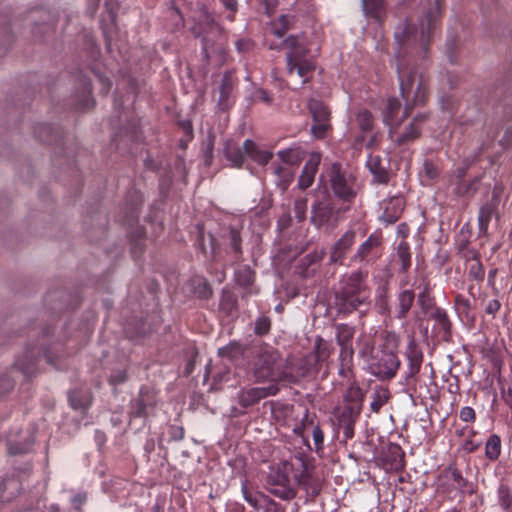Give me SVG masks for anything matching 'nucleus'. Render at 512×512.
Wrapping results in <instances>:
<instances>
[{
    "label": "nucleus",
    "mask_w": 512,
    "mask_h": 512,
    "mask_svg": "<svg viewBox=\"0 0 512 512\" xmlns=\"http://www.w3.org/2000/svg\"><path fill=\"white\" fill-rule=\"evenodd\" d=\"M442 0H433L432 7L420 20L419 28L405 22L397 27L395 39L397 74L400 93L405 101L403 117L407 118L416 106L425 105L429 97V76L426 73L429 45L441 15Z\"/></svg>",
    "instance_id": "obj_1"
},
{
    "label": "nucleus",
    "mask_w": 512,
    "mask_h": 512,
    "mask_svg": "<svg viewBox=\"0 0 512 512\" xmlns=\"http://www.w3.org/2000/svg\"><path fill=\"white\" fill-rule=\"evenodd\" d=\"M368 272L357 269L343 277L340 288L335 292L337 312L349 315L370 299V287L367 282Z\"/></svg>",
    "instance_id": "obj_2"
},
{
    "label": "nucleus",
    "mask_w": 512,
    "mask_h": 512,
    "mask_svg": "<svg viewBox=\"0 0 512 512\" xmlns=\"http://www.w3.org/2000/svg\"><path fill=\"white\" fill-rule=\"evenodd\" d=\"M320 181L337 199L347 204L353 203L362 189L357 175L339 162L325 165Z\"/></svg>",
    "instance_id": "obj_3"
},
{
    "label": "nucleus",
    "mask_w": 512,
    "mask_h": 512,
    "mask_svg": "<svg viewBox=\"0 0 512 512\" xmlns=\"http://www.w3.org/2000/svg\"><path fill=\"white\" fill-rule=\"evenodd\" d=\"M284 45L288 49L286 54L287 73L294 72L301 79V84L309 82L316 68V62L310 55L307 39L304 36H289Z\"/></svg>",
    "instance_id": "obj_4"
},
{
    "label": "nucleus",
    "mask_w": 512,
    "mask_h": 512,
    "mask_svg": "<svg viewBox=\"0 0 512 512\" xmlns=\"http://www.w3.org/2000/svg\"><path fill=\"white\" fill-rule=\"evenodd\" d=\"M253 375L256 382H294L293 375L287 373L282 367V360L277 350L269 346L259 349L253 363Z\"/></svg>",
    "instance_id": "obj_5"
},
{
    "label": "nucleus",
    "mask_w": 512,
    "mask_h": 512,
    "mask_svg": "<svg viewBox=\"0 0 512 512\" xmlns=\"http://www.w3.org/2000/svg\"><path fill=\"white\" fill-rule=\"evenodd\" d=\"M293 461H281L270 466L265 479L266 489L274 496L282 500H290L296 496L290 474L294 471Z\"/></svg>",
    "instance_id": "obj_6"
},
{
    "label": "nucleus",
    "mask_w": 512,
    "mask_h": 512,
    "mask_svg": "<svg viewBox=\"0 0 512 512\" xmlns=\"http://www.w3.org/2000/svg\"><path fill=\"white\" fill-rule=\"evenodd\" d=\"M308 109L313 119L311 133L315 138L323 139L328 131L332 129L330 123L331 111L327 105L317 99L309 100Z\"/></svg>",
    "instance_id": "obj_7"
},
{
    "label": "nucleus",
    "mask_w": 512,
    "mask_h": 512,
    "mask_svg": "<svg viewBox=\"0 0 512 512\" xmlns=\"http://www.w3.org/2000/svg\"><path fill=\"white\" fill-rule=\"evenodd\" d=\"M383 237L380 232H374L359 245L355 253L351 256L352 263H373L382 255L381 247Z\"/></svg>",
    "instance_id": "obj_8"
},
{
    "label": "nucleus",
    "mask_w": 512,
    "mask_h": 512,
    "mask_svg": "<svg viewBox=\"0 0 512 512\" xmlns=\"http://www.w3.org/2000/svg\"><path fill=\"white\" fill-rule=\"evenodd\" d=\"M401 361L395 352L382 351L381 357L371 365V372L381 381L393 379L399 370Z\"/></svg>",
    "instance_id": "obj_9"
},
{
    "label": "nucleus",
    "mask_w": 512,
    "mask_h": 512,
    "mask_svg": "<svg viewBox=\"0 0 512 512\" xmlns=\"http://www.w3.org/2000/svg\"><path fill=\"white\" fill-rule=\"evenodd\" d=\"M340 209L336 208L334 200L329 197L315 203L312 207V222L318 227L336 225Z\"/></svg>",
    "instance_id": "obj_10"
},
{
    "label": "nucleus",
    "mask_w": 512,
    "mask_h": 512,
    "mask_svg": "<svg viewBox=\"0 0 512 512\" xmlns=\"http://www.w3.org/2000/svg\"><path fill=\"white\" fill-rule=\"evenodd\" d=\"M332 353L331 345L322 337H317L314 344V352L303 359L301 367L302 376L318 371V365L326 361Z\"/></svg>",
    "instance_id": "obj_11"
},
{
    "label": "nucleus",
    "mask_w": 512,
    "mask_h": 512,
    "mask_svg": "<svg viewBox=\"0 0 512 512\" xmlns=\"http://www.w3.org/2000/svg\"><path fill=\"white\" fill-rule=\"evenodd\" d=\"M192 33L196 37H202L203 51L205 56H210V39L209 35L220 36L222 31L220 26L210 17L204 13L200 16L199 21L192 27Z\"/></svg>",
    "instance_id": "obj_12"
},
{
    "label": "nucleus",
    "mask_w": 512,
    "mask_h": 512,
    "mask_svg": "<svg viewBox=\"0 0 512 512\" xmlns=\"http://www.w3.org/2000/svg\"><path fill=\"white\" fill-rule=\"evenodd\" d=\"M355 242L356 231L354 229H348L330 248V263L344 265L346 256L351 251Z\"/></svg>",
    "instance_id": "obj_13"
},
{
    "label": "nucleus",
    "mask_w": 512,
    "mask_h": 512,
    "mask_svg": "<svg viewBox=\"0 0 512 512\" xmlns=\"http://www.w3.org/2000/svg\"><path fill=\"white\" fill-rule=\"evenodd\" d=\"M279 392V387L276 384H270L266 387H251L242 389L238 392V403L243 408H248L257 404L262 399L268 396H274Z\"/></svg>",
    "instance_id": "obj_14"
},
{
    "label": "nucleus",
    "mask_w": 512,
    "mask_h": 512,
    "mask_svg": "<svg viewBox=\"0 0 512 512\" xmlns=\"http://www.w3.org/2000/svg\"><path fill=\"white\" fill-rule=\"evenodd\" d=\"M155 405V394L147 388H141L138 397L131 402L129 414L134 418H147L152 414Z\"/></svg>",
    "instance_id": "obj_15"
},
{
    "label": "nucleus",
    "mask_w": 512,
    "mask_h": 512,
    "mask_svg": "<svg viewBox=\"0 0 512 512\" xmlns=\"http://www.w3.org/2000/svg\"><path fill=\"white\" fill-rule=\"evenodd\" d=\"M295 461L297 462V466L301 468V472L294 475L297 484L307 492H310L313 496L318 495L320 493V484L314 479L307 460L302 455H299L295 457Z\"/></svg>",
    "instance_id": "obj_16"
},
{
    "label": "nucleus",
    "mask_w": 512,
    "mask_h": 512,
    "mask_svg": "<svg viewBox=\"0 0 512 512\" xmlns=\"http://www.w3.org/2000/svg\"><path fill=\"white\" fill-rule=\"evenodd\" d=\"M405 354L408 360L406 380L410 381L419 373L424 356L422 349L413 340L409 342Z\"/></svg>",
    "instance_id": "obj_17"
},
{
    "label": "nucleus",
    "mask_w": 512,
    "mask_h": 512,
    "mask_svg": "<svg viewBox=\"0 0 512 512\" xmlns=\"http://www.w3.org/2000/svg\"><path fill=\"white\" fill-rule=\"evenodd\" d=\"M320 162L321 155L319 153L310 155L298 179V187L300 189L305 190L313 184Z\"/></svg>",
    "instance_id": "obj_18"
},
{
    "label": "nucleus",
    "mask_w": 512,
    "mask_h": 512,
    "mask_svg": "<svg viewBox=\"0 0 512 512\" xmlns=\"http://www.w3.org/2000/svg\"><path fill=\"white\" fill-rule=\"evenodd\" d=\"M92 399L89 389L75 388L68 393V402L73 410H87L92 404Z\"/></svg>",
    "instance_id": "obj_19"
},
{
    "label": "nucleus",
    "mask_w": 512,
    "mask_h": 512,
    "mask_svg": "<svg viewBox=\"0 0 512 512\" xmlns=\"http://www.w3.org/2000/svg\"><path fill=\"white\" fill-rule=\"evenodd\" d=\"M427 119V114H418L413 118V121L404 128L402 132H399L395 141L399 144H405L413 141L420 136V126Z\"/></svg>",
    "instance_id": "obj_20"
},
{
    "label": "nucleus",
    "mask_w": 512,
    "mask_h": 512,
    "mask_svg": "<svg viewBox=\"0 0 512 512\" xmlns=\"http://www.w3.org/2000/svg\"><path fill=\"white\" fill-rule=\"evenodd\" d=\"M245 154L254 162L260 165H266L272 158L273 153L268 150L260 149L252 140L247 139L243 143Z\"/></svg>",
    "instance_id": "obj_21"
},
{
    "label": "nucleus",
    "mask_w": 512,
    "mask_h": 512,
    "mask_svg": "<svg viewBox=\"0 0 512 512\" xmlns=\"http://www.w3.org/2000/svg\"><path fill=\"white\" fill-rule=\"evenodd\" d=\"M415 301V293L411 289L401 290L397 295L396 318L405 319Z\"/></svg>",
    "instance_id": "obj_22"
},
{
    "label": "nucleus",
    "mask_w": 512,
    "mask_h": 512,
    "mask_svg": "<svg viewBox=\"0 0 512 512\" xmlns=\"http://www.w3.org/2000/svg\"><path fill=\"white\" fill-rule=\"evenodd\" d=\"M367 167L373 174L377 183L387 184L389 182V172L382 166V159L380 156L370 155L367 160Z\"/></svg>",
    "instance_id": "obj_23"
},
{
    "label": "nucleus",
    "mask_w": 512,
    "mask_h": 512,
    "mask_svg": "<svg viewBox=\"0 0 512 512\" xmlns=\"http://www.w3.org/2000/svg\"><path fill=\"white\" fill-rule=\"evenodd\" d=\"M430 317L435 321V328L442 334L444 340L451 336V322L445 310L435 308Z\"/></svg>",
    "instance_id": "obj_24"
},
{
    "label": "nucleus",
    "mask_w": 512,
    "mask_h": 512,
    "mask_svg": "<svg viewBox=\"0 0 512 512\" xmlns=\"http://www.w3.org/2000/svg\"><path fill=\"white\" fill-rule=\"evenodd\" d=\"M355 335V328L348 324H337L335 326V338L340 348L353 347L352 341Z\"/></svg>",
    "instance_id": "obj_25"
},
{
    "label": "nucleus",
    "mask_w": 512,
    "mask_h": 512,
    "mask_svg": "<svg viewBox=\"0 0 512 512\" xmlns=\"http://www.w3.org/2000/svg\"><path fill=\"white\" fill-rule=\"evenodd\" d=\"M496 209V205L492 203H487L480 208L478 215V227L480 233L483 235L487 234L489 223L492 217L496 214Z\"/></svg>",
    "instance_id": "obj_26"
},
{
    "label": "nucleus",
    "mask_w": 512,
    "mask_h": 512,
    "mask_svg": "<svg viewBox=\"0 0 512 512\" xmlns=\"http://www.w3.org/2000/svg\"><path fill=\"white\" fill-rule=\"evenodd\" d=\"M344 401L346 404L362 408L364 401L363 390L355 382H352L344 393Z\"/></svg>",
    "instance_id": "obj_27"
},
{
    "label": "nucleus",
    "mask_w": 512,
    "mask_h": 512,
    "mask_svg": "<svg viewBox=\"0 0 512 512\" xmlns=\"http://www.w3.org/2000/svg\"><path fill=\"white\" fill-rule=\"evenodd\" d=\"M417 303L425 314L431 315L434 309L437 308L434 298L430 295L429 283L424 284L422 291L418 294Z\"/></svg>",
    "instance_id": "obj_28"
},
{
    "label": "nucleus",
    "mask_w": 512,
    "mask_h": 512,
    "mask_svg": "<svg viewBox=\"0 0 512 512\" xmlns=\"http://www.w3.org/2000/svg\"><path fill=\"white\" fill-rule=\"evenodd\" d=\"M219 308L226 316L236 315V313H237V298H236V296L229 291H223L221 294Z\"/></svg>",
    "instance_id": "obj_29"
},
{
    "label": "nucleus",
    "mask_w": 512,
    "mask_h": 512,
    "mask_svg": "<svg viewBox=\"0 0 512 512\" xmlns=\"http://www.w3.org/2000/svg\"><path fill=\"white\" fill-rule=\"evenodd\" d=\"M228 241H229L228 242L229 249L233 255L234 261L235 262L241 261V259H242V247H241L242 239H241L240 232L235 228H231L229 231V234H228Z\"/></svg>",
    "instance_id": "obj_30"
},
{
    "label": "nucleus",
    "mask_w": 512,
    "mask_h": 512,
    "mask_svg": "<svg viewBox=\"0 0 512 512\" xmlns=\"http://www.w3.org/2000/svg\"><path fill=\"white\" fill-rule=\"evenodd\" d=\"M501 438L497 434L489 436L485 443V456L490 461H496L501 454Z\"/></svg>",
    "instance_id": "obj_31"
},
{
    "label": "nucleus",
    "mask_w": 512,
    "mask_h": 512,
    "mask_svg": "<svg viewBox=\"0 0 512 512\" xmlns=\"http://www.w3.org/2000/svg\"><path fill=\"white\" fill-rule=\"evenodd\" d=\"M390 205L385 208L382 219L389 224H393L402 213L403 201L400 198H395L390 202Z\"/></svg>",
    "instance_id": "obj_32"
},
{
    "label": "nucleus",
    "mask_w": 512,
    "mask_h": 512,
    "mask_svg": "<svg viewBox=\"0 0 512 512\" xmlns=\"http://www.w3.org/2000/svg\"><path fill=\"white\" fill-rule=\"evenodd\" d=\"M225 155L227 160H229L232 166L236 168H240L244 162V149L239 146L228 142L225 147Z\"/></svg>",
    "instance_id": "obj_33"
},
{
    "label": "nucleus",
    "mask_w": 512,
    "mask_h": 512,
    "mask_svg": "<svg viewBox=\"0 0 512 512\" xmlns=\"http://www.w3.org/2000/svg\"><path fill=\"white\" fill-rule=\"evenodd\" d=\"M362 408L346 404L337 414V420L340 424L355 423L360 416Z\"/></svg>",
    "instance_id": "obj_34"
},
{
    "label": "nucleus",
    "mask_w": 512,
    "mask_h": 512,
    "mask_svg": "<svg viewBox=\"0 0 512 512\" xmlns=\"http://www.w3.org/2000/svg\"><path fill=\"white\" fill-rule=\"evenodd\" d=\"M397 261L400 262L401 271L407 272L411 266V252L410 247L406 241H401L397 246L396 251Z\"/></svg>",
    "instance_id": "obj_35"
},
{
    "label": "nucleus",
    "mask_w": 512,
    "mask_h": 512,
    "mask_svg": "<svg viewBox=\"0 0 512 512\" xmlns=\"http://www.w3.org/2000/svg\"><path fill=\"white\" fill-rule=\"evenodd\" d=\"M192 291L201 299H208L212 296V289L208 281L203 277H194L192 279Z\"/></svg>",
    "instance_id": "obj_36"
},
{
    "label": "nucleus",
    "mask_w": 512,
    "mask_h": 512,
    "mask_svg": "<svg viewBox=\"0 0 512 512\" xmlns=\"http://www.w3.org/2000/svg\"><path fill=\"white\" fill-rule=\"evenodd\" d=\"M318 423L316 422V416L311 415L308 410H305L304 415L301 419V422L296 425L293 429L294 433L298 436L305 438V433L316 426Z\"/></svg>",
    "instance_id": "obj_37"
},
{
    "label": "nucleus",
    "mask_w": 512,
    "mask_h": 512,
    "mask_svg": "<svg viewBox=\"0 0 512 512\" xmlns=\"http://www.w3.org/2000/svg\"><path fill=\"white\" fill-rule=\"evenodd\" d=\"M364 13L367 16L379 20L383 14V1L382 0H362Z\"/></svg>",
    "instance_id": "obj_38"
},
{
    "label": "nucleus",
    "mask_w": 512,
    "mask_h": 512,
    "mask_svg": "<svg viewBox=\"0 0 512 512\" xmlns=\"http://www.w3.org/2000/svg\"><path fill=\"white\" fill-rule=\"evenodd\" d=\"M479 179L474 178L471 181L460 180L455 187V193L459 196H470L477 192Z\"/></svg>",
    "instance_id": "obj_39"
},
{
    "label": "nucleus",
    "mask_w": 512,
    "mask_h": 512,
    "mask_svg": "<svg viewBox=\"0 0 512 512\" xmlns=\"http://www.w3.org/2000/svg\"><path fill=\"white\" fill-rule=\"evenodd\" d=\"M218 354L221 357L228 358L231 361L239 359L244 354V348L239 343H230L219 349Z\"/></svg>",
    "instance_id": "obj_40"
},
{
    "label": "nucleus",
    "mask_w": 512,
    "mask_h": 512,
    "mask_svg": "<svg viewBox=\"0 0 512 512\" xmlns=\"http://www.w3.org/2000/svg\"><path fill=\"white\" fill-rule=\"evenodd\" d=\"M443 476L447 480L452 481L454 487L457 489H463L467 484L466 479L462 476V473L456 467L449 466L444 470Z\"/></svg>",
    "instance_id": "obj_41"
},
{
    "label": "nucleus",
    "mask_w": 512,
    "mask_h": 512,
    "mask_svg": "<svg viewBox=\"0 0 512 512\" xmlns=\"http://www.w3.org/2000/svg\"><path fill=\"white\" fill-rule=\"evenodd\" d=\"M388 400L389 391L387 389H376L370 404L371 410L375 413H378L380 409L387 403Z\"/></svg>",
    "instance_id": "obj_42"
},
{
    "label": "nucleus",
    "mask_w": 512,
    "mask_h": 512,
    "mask_svg": "<svg viewBox=\"0 0 512 512\" xmlns=\"http://www.w3.org/2000/svg\"><path fill=\"white\" fill-rule=\"evenodd\" d=\"M376 306L381 314H386L389 312V302H388V286L383 285L377 289L376 294Z\"/></svg>",
    "instance_id": "obj_43"
},
{
    "label": "nucleus",
    "mask_w": 512,
    "mask_h": 512,
    "mask_svg": "<svg viewBox=\"0 0 512 512\" xmlns=\"http://www.w3.org/2000/svg\"><path fill=\"white\" fill-rule=\"evenodd\" d=\"M383 339V350L382 351H391L395 352L399 346L400 338L393 331H384L382 333Z\"/></svg>",
    "instance_id": "obj_44"
},
{
    "label": "nucleus",
    "mask_w": 512,
    "mask_h": 512,
    "mask_svg": "<svg viewBox=\"0 0 512 512\" xmlns=\"http://www.w3.org/2000/svg\"><path fill=\"white\" fill-rule=\"evenodd\" d=\"M498 503L506 511L512 508V490L507 485L498 488Z\"/></svg>",
    "instance_id": "obj_45"
},
{
    "label": "nucleus",
    "mask_w": 512,
    "mask_h": 512,
    "mask_svg": "<svg viewBox=\"0 0 512 512\" xmlns=\"http://www.w3.org/2000/svg\"><path fill=\"white\" fill-rule=\"evenodd\" d=\"M399 109L400 103L396 98H391L387 101L384 112V121L387 125H393L395 114L398 113Z\"/></svg>",
    "instance_id": "obj_46"
},
{
    "label": "nucleus",
    "mask_w": 512,
    "mask_h": 512,
    "mask_svg": "<svg viewBox=\"0 0 512 512\" xmlns=\"http://www.w3.org/2000/svg\"><path fill=\"white\" fill-rule=\"evenodd\" d=\"M233 89V83L231 76L229 74H225L222 78L220 85V97L219 104L224 105V103L229 99L231 91Z\"/></svg>",
    "instance_id": "obj_47"
},
{
    "label": "nucleus",
    "mask_w": 512,
    "mask_h": 512,
    "mask_svg": "<svg viewBox=\"0 0 512 512\" xmlns=\"http://www.w3.org/2000/svg\"><path fill=\"white\" fill-rule=\"evenodd\" d=\"M236 281L239 285L248 287L254 282V272L248 266H244L236 272Z\"/></svg>",
    "instance_id": "obj_48"
},
{
    "label": "nucleus",
    "mask_w": 512,
    "mask_h": 512,
    "mask_svg": "<svg viewBox=\"0 0 512 512\" xmlns=\"http://www.w3.org/2000/svg\"><path fill=\"white\" fill-rule=\"evenodd\" d=\"M278 157L285 163L296 164L301 159V150L288 148L277 153Z\"/></svg>",
    "instance_id": "obj_49"
},
{
    "label": "nucleus",
    "mask_w": 512,
    "mask_h": 512,
    "mask_svg": "<svg viewBox=\"0 0 512 512\" xmlns=\"http://www.w3.org/2000/svg\"><path fill=\"white\" fill-rule=\"evenodd\" d=\"M271 330V320L267 316H260L255 320L254 333L257 336L267 335Z\"/></svg>",
    "instance_id": "obj_50"
},
{
    "label": "nucleus",
    "mask_w": 512,
    "mask_h": 512,
    "mask_svg": "<svg viewBox=\"0 0 512 512\" xmlns=\"http://www.w3.org/2000/svg\"><path fill=\"white\" fill-rule=\"evenodd\" d=\"M357 123L364 132L371 131L373 128V116L367 110H362L357 114Z\"/></svg>",
    "instance_id": "obj_51"
},
{
    "label": "nucleus",
    "mask_w": 512,
    "mask_h": 512,
    "mask_svg": "<svg viewBox=\"0 0 512 512\" xmlns=\"http://www.w3.org/2000/svg\"><path fill=\"white\" fill-rule=\"evenodd\" d=\"M423 175L426 183L437 179L440 175L439 167L430 160H425L423 164Z\"/></svg>",
    "instance_id": "obj_52"
},
{
    "label": "nucleus",
    "mask_w": 512,
    "mask_h": 512,
    "mask_svg": "<svg viewBox=\"0 0 512 512\" xmlns=\"http://www.w3.org/2000/svg\"><path fill=\"white\" fill-rule=\"evenodd\" d=\"M468 276L475 281H482L485 276V269L480 260L474 261L469 266Z\"/></svg>",
    "instance_id": "obj_53"
},
{
    "label": "nucleus",
    "mask_w": 512,
    "mask_h": 512,
    "mask_svg": "<svg viewBox=\"0 0 512 512\" xmlns=\"http://www.w3.org/2000/svg\"><path fill=\"white\" fill-rule=\"evenodd\" d=\"M307 203H308V199L306 197H300V198L295 199V201H294L293 210L295 213V217L299 221H302L306 217Z\"/></svg>",
    "instance_id": "obj_54"
},
{
    "label": "nucleus",
    "mask_w": 512,
    "mask_h": 512,
    "mask_svg": "<svg viewBox=\"0 0 512 512\" xmlns=\"http://www.w3.org/2000/svg\"><path fill=\"white\" fill-rule=\"evenodd\" d=\"M454 303H455V308H456L457 312L460 315H464L466 318H468L469 312L471 309L470 301L468 299H466L464 296L458 294L455 297Z\"/></svg>",
    "instance_id": "obj_55"
},
{
    "label": "nucleus",
    "mask_w": 512,
    "mask_h": 512,
    "mask_svg": "<svg viewBox=\"0 0 512 512\" xmlns=\"http://www.w3.org/2000/svg\"><path fill=\"white\" fill-rule=\"evenodd\" d=\"M311 433H312V437H313V441H314V450L319 453L320 451L323 450V447H324V433L322 431V429L320 428L319 424H317L316 426H313V428L311 429Z\"/></svg>",
    "instance_id": "obj_56"
},
{
    "label": "nucleus",
    "mask_w": 512,
    "mask_h": 512,
    "mask_svg": "<svg viewBox=\"0 0 512 512\" xmlns=\"http://www.w3.org/2000/svg\"><path fill=\"white\" fill-rule=\"evenodd\" d=\"M242 493L247 503L254 508H259L258 496L264 497V495L250 492L246 482L242 483Z\"/></svg>",
    "instance_id": "obj_57"
},
{
    "label": "nucleus",
    "mask_w": 512,
    "mask_h": 512,
    "mask_svg": "<svg viewBox=\"0 0 512 512\" xmlns=\"http://www.w3.org/2000/svg\"><path fill=\"white\" fill-rule=\"evenodd\" d=\"M353 347L340 348L339 361L342 366H353Z\"/></svg>",
    "instance_id": "obj_58"
},
{
    "label": "nucleus",
    "mask_w": 512,
    "mask_h": 512,
    "mask_svg": "<svg viewBox=\"0 0 512 512\" xmlns=\"http://www.w3.org/2000/svg\"><path fill=\"white\" fill-rule=\"evenodd\" d=\"M169 437L173 441H181L184 438L185 430L182 426L171 425L169 427Z\"/></svg>",
    "instance_id": "obj_59"
},
{
    "label": "nucleus",
    "mask_w": 512,
    "mask_h": 512,
    "mask_svg": "<svg viewBox=\"0 0 512 512\" xmlns=\"http://www.w3.org/2000/svg\"><path fill=\"white\" fill-rule=\"evenodd\" d=\"M127 380V375L124 370H117L113 372L109 377V383L117 386L123 384Z\"/></svg>",
    "instance_id": "obj_60"
},
{
    "label": "nucleus",
    "mask_w": 512,
    "mask_h": 512,
    "mask_svg": "<svg viewBox=\"0 0 512 512\" xmlns=\"http://www.w3.org/2000/svg\"><path fill=\"white\" fill-rule=\"evenodd\" d=\"M459 418L464 422H474L476 419L475 411L472 407H462L459 413Z\"/></svg>",
    "instance_id": "obj_61"
},
{
    "label": "nucleus",
    "mask_w": 512,
    "mask_h": 512,
    "mask_svg": "<svg viewBox=\"0 0 512 512\" xmlns=\"http://www.w3.org/2000/svg\"><path fill=\"white\" fill-rule=\"evenodd\" d=\"M358 341L360 343L363 342V349H361L360 352H359L362 356H364L367 353L372 352L373 344H372V341L370 339V336H368V335H361V336H359Z\"/></svg>",
    "instance_id": "obj_62"
},
{
    "label": "nucleus",
    "mask_w": 512,
    "mask_h": 512,
    "mask_svg": "<svg viewBox=\"0 0 512 512\" xmlns=\"http://www.w3.org/2000/svg\"><path fill=\"white\" fill-rule=\"evenodd\" d=\"M501 307V303L497 299H492L488 302L485 311L487 314L495 315Z\"/></svg>",
    "instance_id": "obj_63"
},
{
    "label": "nucleus",
    "mask_w": 512,
    "mask_h": 512,
    "mask_svg": "<svg viewBox=\"0 0 512 512\" xmlns=\"http://www.w3.org/2000/svg\"><path fill=\"white\" fill-rule=\"evenodd\" d=\"M500 143L504 147L512 146V124L506 128Z\"/></svg>",
    "instance_id": "obj_64"
}]
</instances>
